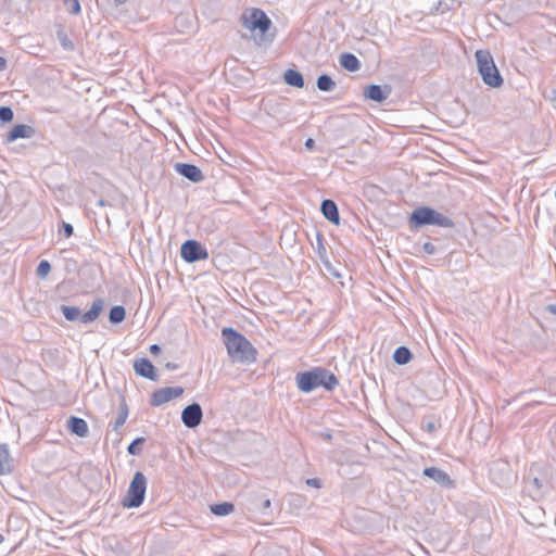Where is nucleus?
<instances>
[{
  "instance_id": "f257e3e1",
  "label": "nucleus",
  "mask_w": 556,
  "mask_h": 556,
  "mask_svg": "<svg viewBox=\"0 0 556 556\" xmlns=\"http://www.w3.org/2000/svg\"><path fill=\"white\" fill-rule=\"evenodd\" d=\"M295 381L299 390L304 393H309L318 387L333 391L339 384L337 376L324 367H314L311 370L298 372Z\"/></svg>"
},
{
  "instance_id": "f03ea898",
  "label": "nucleus",
  "mask_w": 556,
  "mask_h": 556,
  "mask_svg": "<svg viewBox=\"0 0 556 556\" xmlns=\"http://www.w3.org/2000/svg\"><path fill=\"white\" fill-rule=\"evenodd\" d=\"M222 336L229 356L239 362H252L255 359L256 350L251 342L231 327L222 330Z\"/></svg>"
},
{
  "instance_id": "7ed1b4c3",
  "label": "nucleus",
  "mask_w": 556,
  "mask_h": 556,
  "mask_svg": "<svg viewBox=\"0 0 556 556\" xmlns=\"http://www.w3.org/2000/svg\"><path fill=\"white\" fill-rule=\"evenodd\" d=\"M553 468L551 466L533 465L526 479V489L529 495L535 500H541L555 485L552 481Z\"/></svg>"
},
{
  "instance_id": "20e7f679",
  "label": "nucleus",
  "mask_w": 556,
  "mask_h": 556,
  "mask_svg": "<svg viewBox=\"0 0 556 556\" xmlns=\"http://www.w3.org/2000/svg\"><path fill=\"white\" fill-rule=\"evenodd\" d=\"M410 228H420L424 226H439L443 228H453L455 226L452 218L439 213L430 206H419L415 208L408 219Z\"/></svg>"
},
{
  "instance_id": "39448f33",
  "label": "nucleus",
  "mask_w": 556,
  "mask_h": 556,
  "mask_svg": "<svg viewBox=\"0 0 556 556\" xmlns=\"http://www.w3.org/2000/svg\"><path fill=\"white\" fill-rule=\"evenodd\" d=\"M478 72L485 85L492 88H498L503 85L501 76L491 53L486 50H478L475 54Z\"/></svg>"
},
{
  "instance_id": "423d86ee",
  "label": "nucleus",
  "mask_w": 556,
  "mask_h": 556,
  "mask_svg": "<svg viewBox=\"0 0 556 556\" xmlns=\"http://www.w3.org/2000/svg\"><path fill=\"white\" fill-rule=\"evenodd\" d=\"M147 491V478L141 471H137L129 484L127 493L122 501V505L126 508L139 507L146 496Z\"/></svg>"
},
{
  "instance_id": "0eeeda50",
  "label": "nucleus",
  "mask_w": 556,
  "mask_h": 556,
  "mask_svg": "<svg viewBox=\"0 0 556 556\" xmlns=\"http://www.w3.org/2000/svg\"><path fill=\"white\" fill-rule=\"evenodd\" d=\"M103 300L97 299L93 301L90 309L81 314L80 309L76 306L61 305V312L68 321L79 320L83 324H89L94 321L103 309Z\"/></svg>"
},
{
  "instance_id": "6e6552de",
  "label": "nucleus",
  "mask_w": 556,
  "mask_h": 556,
  "mask_svg": "<svg viewBox=\"0 0 556 556\" xmlns=\"http://www.w3.org/2000/svg\"><path fill=\"white\" fill-rule=\"evenodd\" d=\"M242 24L247 29L251 31L258 30L263 36L266 35L273 25L266 13L256 8L251 9L242 15Z\"/></svg>"
},
{
  "instance_id": "1a4fd4ad",
  "label": "nucleus",
  "mask_w": 556,
  "mask_h": 556,
  "mask_svg": "<svg viewBox=\"0 0 556 556\" xmlns=\"http://www.w3.org/2000/svg\"><path fill=\"white\" fill-rule=\"evenodd\" d=\"M180 256L187 263H195L208 257L206 249L197 240H187L180 248Z\"/></svg>"
},
{
  "instance_id": "9d476101",
  "label": "nucleus",
  "mask_w": 556,
  "mask_h": 556,
  "mask_svg": "<svg viewBox=\"0 0 556 556\" xmlns=\"http://www.w3.org/2000/svg\"><path fill=\"white\" fill-rule=\"evenodd\" d=\"M184 393V388L181 387H165L155 390L152 393L150 405L151 406H161L173 399L179 397Z\"/></svg>"
},
{
  "instance_id": "9b49d317",
  "label": "nucleus",
  "mask_w": 556,
  "mask_h": 556,
  "mask_svg": "<svg viewBox=\"0 0 556 556\" xmlns=\"http://www.w3.org/2000/svg\"><path fill=\"white\" fill-rule=\"evenodd\" d=\"M202 418L203 410L201 405L197 402L187 405L181 412V421L189 429L198 427Z\"/></svg>"
},
{
  "instance_id": "f8f14e48",
  "label": "nucleus",
  "mask_w": 556,
  "mask_h": 556,
  "mask_svg": "<svg viewBox=\"0 0 556 556\" xmlns=\"http://www.w3.org/2000/svg\"><path fill=\"white\" fill-rule=\"evenodd\" d=\"M363 93L366 99L381 103L389 98L391 93V87L388 85L380 86L371 84L364 88Z\"/></svg>"
},
{
  "instance_id": "ddd939ff",
  "label": "nucleus",
  "mask_w": 556,
  "mask_h": 556,
  "mask_svg": "<svg viewBox=\"0 0 556 556\" xmlns=\"http://www.w3.org/2000/svg\"><path fill=\"white\" fill-rule=\"evenodd\" d=\"M175 170L182 177L195 184L201 182L204 179L202 170L193 164L176 163Z\"/></svg>"
},
{
  "instance_id": "4468645a",
  "label": "nucleus",
  "mask_w": 556,
  "mask_h": 556,
  "mask_svg": "<svg viewBox=\"0 0 556 556\" xmlns=\"http://www.w3.org/2000/svg\"><path fill=\"white\" fill-rule=\"evenodd\" d=\"M135 372L143 378L150 379L152 381L157 380V374L155 367L151 363V361L147 357H141L135 361L134 363Z\"/></svg>"
},
{
  "instance_id": "2eb2a0df",
  "label": "nucleus",
  "mask_w": 556,
  "mask_h": 556,
  "mask_svg": "<svg viewBox=\"0 0 556 556\" xmlns=\"http://www.w3.org/2000/svg\"><path fill=\"white\" fill-rule=\"evenodd\" d=\"M424 476L432 479L438 484L444 488H452L454 485V481L450 478V476L444 470L438 467L425 468Z\"/></svg>"
},
{
  "instance_id": "dca6fc26",
  "label": "nucleus",
  "mask_w": 556,
  "mask_h": 556,
  "mask_svg": "<svg viewBox=\"0 0 556 556\" xmlns=\"http://www.w3.org/2000/svg\"><path fill=\"white\" fill-rule=\"evenodd\" d=\"M320 211H321V214L324 215V217L334 224V225H339L340 224V214H339V210H338V206L336 204V202L333 200H330V199H325L323 200L321 204H320Z\"/></svg>"
},
{
  "instance_id": "f3484780",
  "label": "nucleus",
  "mask_w": 556,
  "mask_h": 556,
  "mask_svg": "<svg viewBox=\"0 0 556 556\" xmlns=\"http://www.w3.org/2000/svg\"><path fill=\"white\" fill-rule=\"evenodd\" d=\"M35 134V129L25 124H17L7 135V141L13 142L20 138H31Z\"/></svg>"
},
{
  "instance_id": "a211bd4d",
  "label": "nucleus",
  "mask_w": 556,
  "mask_h": 556,
  "mask_svg": "<svg viewBox=\"0 0 556 556\" xmlns=\"http://www.w3.org/2000/svg\"><path fill=\"white\" fill-rule=\"evenodd\" d=\"M67 428L71 433L76 434L79 438H86L89 432L88 424L86 420L76 416H71L67 419Z\"/></svg>"
},
{
  "instance_id": "6ab92c4d",
  "label": "nucleus",
  "mask_w": 556,
  "mask_h": 556,
  "mask_svg": "<svg viewBox=\"0 0 556 556\" xmlns=\"http://www.w3.org/2000/svg\"><path fill=\"white\" fill-rule=\"evenodd\" d=\"M13 470L12 458L7 444H0V476L11 473Z\"/></svg>"
},
{
  "instance_id": "aec40b11",
  "label": "nucleus",
  "mask_w": 556,
  "mask_h": 556,
  "mask_svg": "<svg viewBox=\"0 0 556 556\" xmlns=\"http://www.w3.org/2000/svg\"><path fill=\"white\" fill-rule=\"evenodd\" d=\"M283 80L287 85L295 87V88H303L305 85L303 75L293 68H288L283 74Z\"/></svg>"
},
{
  "instance_id": "412c9836",
  "label": "nucleus",
  "mask_w": 556,
  "mask_h": 556,
  "mask_svg": "<svg viewBox=\"0 0 556 556\" xmlns=\"http://www.w3.org/2000/svg\"><path fill=\"white\" fill-rule=\"evenodd\" d=\"M340 65L349 71V72H356L361 68V62L359 60L350 52H344L340 55L339 59Z\"/></svg>"
},
{
  "instance_id": "4be33fe9",
  "label": "nucleus",
  "mask_w": 556,
  "mask_h": 556,
  "mask_svg": "<svg viewBox=\"0 0 556 556\" xmlns=\"http://www.w3.org/2000/svg\"><path fill=\"white\" fill-rule=\"evenodd\" d=\"M413 354L407 346L401 345L393 353V361L397 365H406L410 362Z\"/></svg>"
},
{
  "instance_id": "5701e85b",
  "label": "nucleus",
  "mask_w": 556,
  "mask_h": 556,
  "mask_svg": "<svg viewBox=\"0 0 556 556\" xmlns=\"http://www.w3.org/2000/svg\"><path fill=\"white\" fill-rule=\"evenodd\" d=\"M126 317V309L123 305H115L109 312V320L113 325H118L124 321Z\"/></svg>"
},
{
  "instance_id": "b1692460",
  "label": "nucleus",
  "mask_w": 556,
  "mask_h": 556,
  "mask_svg": "<svg viewBox=\"0 0 556 556\" xmlns=\"http://www.w3.org/2000/svg\"><path fill=\"white\" fill-rule=\"evenodd\" d=\"M316 86L320 91L329 92L336 87V81L327 74H321L317 77Z\"/></svg>"
},
{
  "instance_id": "393cba45",
  "label": "nucleus",
  "mask_w": 556,
  "mask_h": 556,
  "mask_svg": "<svg viewBox=\"0 0 556 556\" xmlns=\"http://www.w3.org/2000/svg\"><path fill=\"white\" fill-rule=\"evenodd\" d=\"M128 417V405L126 401L123 399L119 405V412L118 415L112 425V429L114 431L119 430V428L125 424L126 419Z\"/></svg>"
},
{
  "instance_id": "a878e982",
  "label": "nucleus",
  "mask_w": 556,
  "mask_h": 556,
  "mask_svg": "<svg viewBox=\"0 0 556 556\" xmlns=\"http://www.w3.org/2000/svg\"><path fill=\"white\" fill-rule=\"evenodd\" d=\"M233 509H235L233 504L229 503V502H224V503H220V504H214V505L211 506V511L215 516H227L230 513H232Z\"/></svg>"
},
{
  "instance_id": "bb28decb",
  "label": "nucleus",
  "mask_w": 556,
  "mask_h": 556,
  "mask_svg": "<svg viewBox=\"0 0 556 556\" xmlns=\"http://www.w3.org/2000/svg\"><path fill=\"white\" fill-rule=\"evenodd\" d=\"M316 253L319 257V260L327 266L329 267L330 266V262L327 257V250H326V247L324 244V239L320 235H318L317 237V248H316Z\"/></svg>"
},
{
  "instance_id": "cd10ccee",
  "label": "nucleus",
  "mask_w": 556,
  "mask_h": 556,
  "mask_svg": "<svg viewBox=\"0 0 556 556\" xmlns=\"http://www.w3.org/2000/svg\"><path fill=\"white\" fill-rule=\"evenodd\" d=\"M51 271V264L47 260L40 261L37 266L36 275L40 279H45Z\"/></svg>"
},
{
  "instance_id": "c85d7f7f",
  "label": "nucleus",
  "mask_w": 556,
  "mask_h": 556,
  "mask_svg": "<svg viewBox=\"0 0 556 556\" xmlns=\"http://www.w3.org/2000/svg\"><path fill=\"white\" fill-rule=\"evenodd\" d=\"M146 442V439L143 437L135 439L127 447V452L130 455H139L141 452V448L139 447Z\"/></svg>"
},
{
  "instance_id": "c756f323",
  "label": "nucleus",
  "mask_w": 556,
  "mask_h": 556,
  "mask_svg": "<svg viewBox=\"0 0 556 556\" xmlns=\"http://www.w3.org/2000/svg\"><path fill=\"white\" fill-rule=\"evenodd\" d=\"M421 429L424 431H427L428 433L432 434L435 432L437 430V420H434L433 418H424L421 420Z\"/></svg>"
},
{
  "instance_id": "7c9ffc66",
  "label": "nucleus",
  "mask_w": 556,
  "mask_h": 556,
  "mask_svg": "<svg viewBox=\"0 0 556 556\" xmlns=\"http://www.w3.org/2000/svg\"><path fill=\"white\" fill-rule=\"evenodd\" d=\"M14 117L13 110L10 106H0V121L2 123H10Z\"/></svg>"
},
{
  "instance_id": "2f4dec72",
  "label": "nucleus",
  "mask_w": 556,
  "mask_h": 556,
  "mask_svg": "<svg viewBox=\"0 0 556 556\" xmlns=\"http://www.w3.org/2000/svg\"><path fill=\"white\" fill-rule=\"evenodd\" d=\"M64 5L70 14H78L80 12V4L78 0H64Z\"/></svg>"
},
{
  "instance_id": "473e14b6",
  "label": "nucleus",
  "mask_w": 556,
  "mask_h": 556,
  "mask_svg": "<svg viewBox=\"0 0 556 556\" xmlns=\"http://www.w3.org/2000/svg\"><path fill=\"white\" fill-rule=\"evenodd\" d=\"M60 232H62L65 238H70L74 232V228L71 224L63 222Z\"/></svg>"
},
{
  "instance_id": "72a5a7b5",
  "label": "nucleus",
  "mask_w": 556,
  "mask_h": 556,
  "mask_svg": "<svg viewBox=\"0 0 556 556\" xmlns=\"http://www.w3.org/2000/svg\"><path fill=\"white\" fill-rule=\"evenodd\" d=\"M422 250L428 255H432L435 253V247L431 242H425L422 245Z\"/></svg>"
},
{
  "instance_id": "f704fd0d",
  "label": "nucleus",
  "mask_w": 556,
  "mask_h": 556,
  "mask_svg": "<svg viewBox=\"0 0 556 556\" xmlns=\"http://www.w3.org/2000/svg\"><path fill=\"white\" fill-rule=\"evenodd\" d=\"M270 500L269 498H266L262 502V505H261V509L263 511V514L267 515L268 513V509L270 508Z\"/></svg>"
},
{
  "instance_id": "c9c22d12",
  "label": "nucleus",
  "mask_w": 556,
  "mask_h": 556,
  "mask_svg": "<svg viewBox=\"0 0 556 556\" xmlns=\"http://www.w3.org/2000/svg\"><path fill=\"white\" fill-rule=\"evenodd\" d=\"M306 484L314 488H320V480L317 478H311L306 480Z\"/></svg>"
},
{
  "instance_id": "e433bc0d",
  "label": "nucleus",
  "mask_w": 556,
  "mask_h": 556,
  "mask_svg": "<svg viewBox=\"0 0 556 556\" xmlns=\"http://www.w3.org/2000/svg\"><path fill=\"white\" fill-rule=\"evenodd\" d=\"M61 43L63 46L64 49H67V50H72L73 49V45L72 42L66 38V36L61 40Z\"/></svg>"
},
{
  "instance_id": "4c0bfd02",
  "label": "nucleus",
  "mask_w": 556,
  "mask_h": 556,
  "mask_svg": "<svg viewBox=\"0 0 556 556\" xmlns=\"http://www.w3.org/2000/svg\"><path fill=\"white\" fill-rule=\"evenodd\" d=\"M545 311L553 314V315H556V304H548L546 307H545Z\"/></svg>"
},
{
  "instance_id": "58836bf2",
  "label": "nucleus",
  "mask_w": 556,
  "mask_h": 556,
  "mask_svg": "<svg viewBox=\"0 0 556 556\" xmlns=\"http://www.w3.org/2000/svg\"><path fill=\"white\" fill-rule=\"evenodd\" d=\"M304 144H305V147H306L307 149L312 150V149L315 147V141H314V139L308 138V139L305 141V143H304Z\"/></svg>"
},
{
  "instance_id": "ea45409f",
  "label": "nucleus",
  "mask_w": 556,
  "mask_h": 556,
  "mask_svg": "<svg viewBox=\"0 0 556 556\" xmlns=\"http://www.w3.org/2000/svg\"><path fill=\"white\" fill-rule=\"evenodd\" d=\"M150 352H151L152 354H157V353H160V352H161V348H160V345H157V344H152V345L150 346Z\"/></svg>"
},
{
  "instance_id": "a19ab883",
  "label": "nucleus",
  "mask_w": 556,
  "mask_h": 556,
  "mask_svg": "<svg viewBox=\"0 0 556 556\" xmlns=\"http://www.w3.org/2000/svg\"><path fill=\"white\" fill-rule=\"evenodd\" d=\"M7 68V60L0 55V71H4Z\"/></svg>"
},
{
  "instance_id": "79ce46f5",
  "label": "nucleus",
  "mask_w": 556,
  "mask_h": 556,
  "mask_svg": "<svg viewBox=\"0 0 556 556\" xmlns=\"http://www.w3.org/2000/svg\"><path fill=\"white\" fill-rule=\"evenodd\" d=\"M177 367L178 366L175 363H166L165 364V368L168 369V370H175V369H177Z\"/></svg>"
},
{
  "instance_id": "37998d69",
  "label": "nucleus",
  "mask_w": 556,
  "mask_h": 556,
  "mask_svg": "<svg viewBox=\"0 0 556 556\" xmlns=\"http://www.w3.org/2000/svg\"><path fill=\"white\" fill-rule=\"evenodd\" d=\"M116 1V4H124L126 3L128 0H115Z\"/></svg>"
},
{
  "instance_id": "c03bdc74",
  "label": "nucleus",
  "mask_w": 556,
  "mask_h": 556,
  "mask_svg": "<svg viewBox=\"0 0 556 556\" xmlns=\"http://www.w3.org/2000/svg\"><path fill=\"white\" fill-rule=\"evenodd\" d=\"M533 403H538V404H541V403H543V400H541V399H538V400H533Z\"/></svg>"
},
{
  "instance_id": "a18cd8bd",
  "label": "nucleus",
  "mask_w": 556,
  "mask_h": 556,
  "mask_svg": "<svg viewBox=\"0 0 556 556\" xmlns=\"http://www.w3.org/2000/svg\"><path fill=\"white\" fill-rule=\"evenodd\" d=\"M554 97L552 98L553 101H556V89L553 90Z\"/></svg>"
},
{
  "instance_id": "49530a36",
  "label": "nucleus",
  "mask_w": 556,
  "mask_h": 556,
  "mask_svg": "<svg viewBox=\"0 0 556 556\" xmlns=\"http://www.w3.org/2000/svg\"><path fill=\"white\" fill-rule=\"evenodd\" d=\"M4 541V538L2 534H0V544Z\"/></svg>"
},
{
  "instance_id": "de8ad7c7",
  "label": "nucleus",
  "mask_w": 556,
  "mask_h": 556,
  "mask_svg": "<svg viewBox=\"0 0 556 556\" xmlns=\"http://www.w3.org/2000/svg\"><path fill=\"white\" fill-rule=\"evenodd\" d=\"M99 204H100V205H104V201H103V200H101V201L99 202Z\"/></svg>"
}]
</instances>
